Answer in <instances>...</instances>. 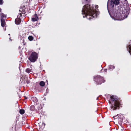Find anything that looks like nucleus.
Listing matches in <instances>:
<instances>
[{
	"mask_svg": "<svg viewBox=\"0 0 131 131\" xmlns=\"http://www.w3.org/2000/svg\"><path fill=\"white\" fill-rule=\"evenodd\" d=\"M82 14L85 15L87 18L90 20L91 17H97V12L96 9H94L90 5L87 4L83 7L82 10Z\"/></svg>",
	"mask_w": 131,
	"mask_h": 131,
	"instance_id": "nucleus-1",
	"label": "nucleus"
},
{
	"mask_svg": "<svg viewBox=\"0 0 131 131\" xmlns=\"http://www.w3.org/2000/svg\"><path fill=\"white\" fill-rule=\"evenodd\" d=\"M122 9V10H118L119 12L120 13V15H116V18L115 20H121L122 19L121 18V16H124V17H127V16L128 15L129 13V10L128 7H123L121 8Z\"/></svg>",
	"mask_w": 131,
	"mask_h": 131,
	"instance_id": "nucleus-2",
	"label": "nucleus"
},
{
	"mask_svg": "<svg viewBox=\"0 0 131 131\" xmlns=\"http://www.w3.org/2000/svg\"><path fill=\"white\" fill-rule=\"evenodd\" d=\"M109 101V103L112 104L111 103H113L114 106H119L122 105L121 104V101L119 100L116 96L111 95Z\"/></svg>",
	"mask_w": 131,
	"mask_h": 131,
	"instance_id": "nucleus-3",
	"label": "nucleus"
},
{
	"mask_svg": "<svg viewBox=\"0 0 131 131\" xmlns=\"http://www.w3.org/2000/svg\"><path fill=\"white\" fill-rule=\"evenodd\" d=\"M121 2V0H111L110 2H108L107 6L108 7L112 8L114 5H117L119 4Z\"/></svg>",
	"mask_w": 131,
	"mask_h": 131,
	"instance_id": "nucleus-4",
	"label": "nucleus"
},
{
	"mask_svg": "<svg viewBox=\"0 0 131 131\" xmlns=\"http://www.w3.org/2000/svg\"><path fill=\"white\" fill-rule=\"evenodd\" d=\"M37 58V53L34 52L32 53L29 59L31 61L34 62L36 61Z\"/></svg>",
	"mask_w": 131,
	"mask_h": 131,
	"instance_id": "nucleus-5",
	"label": "nucleus"
},
{
	"mask_svg": "<svg viewBox=\"0 0 131 131\" xmlns=\"http://www.w3.org/2000/svg\"><path fill=\"white\" fill-rule=\"evenodd\" d=\"M45 126V124L43 122H40L37 124L38 127H39V129L40 130H42L44 128Z\"/></svg>",
	"mask_w": 131,
	"mask_h": 131,
	"instance_id": "nucleus-6",
	"label": "nucleus"
},
{
	"mask_svg": "<svg viewBox=\"0 0 131 131\" xmlns=\"http://www.w3.org/2000/svg\"><path fill=\"white\" fill-rule=\"evenodd\" d=\"M19 15H20V16H18V18H16L15 20V23L17 24H19L20 22H21V20L19 18L21 16V13H19Z\"/></svg>",
	"mask_w": 131,
	"mask_h": 131,
	"instance_id": "nucleus-7",
	"label": "nucleus"
},
{
	"mask_svg": "<svg viewBox=\"0 0 131 131\" xmlns=\"http://www.w3.org/2000/svg\"><path fill=\"white\" fill-rule=\"evenodd\" d=\"M96 79H97L96 81L99 82L100 84H101L102 82H104V81H103V79L101 77H96Z\"/></svg>",
	"mask_w": 131,
	"mask_h": 131,
	"instance_id": "nucleus-8",
	"label": "nucleus"
},
{
	"mask_svg": "<svg viewBox=\"0 0 131 131\" xmlns=\"http://www.w3.org/2000/svg\"><path fill=\"white\" fill-rule=\"evenodd\" d=\"M38 19L37 14H35L34 16L32 18V20L33 21H37Z\"/></svg>",
	"mask_w": 131,
	"mask_h": 131,
	"instance_id": "nucleus-9",
	"label": "nucleus"
},
{
	"mask_svg": "<svg viewBox=\"0 0 131 131\" xmlns=\"http://www.w3.org/2000/svg\"><path fill=\"white\" fill-rule=\"evenodd\" d=\"M31 100L34 102L36 103V104H37V102L38 101V100L36 97H33L31 99Z\"/></svg>",
	"mask_w": 131,
	"mask_h": 131,
	"instance_id": "nucleus-10",
	"label": "nucleus"
},
{
	"mask_svg": "<svg viewBox=\"0 0 131 131\" xmlns=\"http://www.w3.org/2000/svg\"><path fill=\"white\" fill-rule=\"evenodd\" d=\"M1 26L2 27H4L5 26V21L4 20L1 19Z\"/></svg>",
	"mask_w": 131,
	"mask_h": 131,
	"instance_id": "nucleus-11",
	"label": "nucleus"
},
{
	"mask_svg": "<svg viewBox=\"0 0 131 131\" xmlns=\"http://www.w3.org/2000/svg\"><path fill=\"white\" fill-rule=\"evenodd\" d=\"M111 111H112L114 110H115L117 109L116 107H109V108H108Z\"/></svg>",
	"mask_w": 131,
	"mask_h": 131,
	"instance_id": "nucleus-12",
	"label": "nucleus"
},
{
	"mask_svg": "<svg viewBox=\"0 0 131 131\" xmlns=\"http://www.w3.org/2000/svg\"><path fill=\"white\" fill-rule=\"evenodd\" d=\"M40 85L42 86H43L45 85V83L43 81H41L39 83Z\"/></svg>",
	"mask_w": 131,
	"mask_h": 131,
	"instance_id": "nucleus-13",
	"label": "nucleus"
},
{
	"mask_svg": "<svg viewBox=\"0 0 131 131\" xmlns=\"http://www.w3.org/2000/svg\"><path fill=\"white\" fill-rule=\"evenodd\" d=\"M127 48L129 49V52L131 54V46L129 45L127 47Z\"/></svg>",
	"mask_w": 131,
	"mask_h": 131,
	"instance_id": "nucleus-14",
	"label": "nucleus"
},
{
	"mask_svg": "<svg viewBox=\"0 0 131 131\" xmlns=\"http://www.w3.org/2000/svg\"><path fill=\"white\" fill-rule=\"evenodd\" d=\"M19 113L20 114H23L24 113L25 111L23 109H20L19 111Z\"/></svg>",
	"mask_w": 131,
	"mask_h": 131,
	"instance_id": "nucleus-15",
	"label": "nucleus"
},
{
	"mask_svg": "<svg viewBox=\"0 0 131 131\" xmlns=\"http://www.w3.org/2000/svg\"><path fill=\"white\" fill-rule=\"evenodd\" d=\"M31 70L29 68H27L26 70V72L29 73L31 72Z\"/></svg>",
	"mask_w": 131,
	"mask_h": 131,
	"instance_id": "nucleus-16",
	"label": "nucleus"
},
{
	"mask_svg": "<svg viewBox=\"0 0 131 131\" xmlns=\"http://www.w3.org/2000/svg\"><path fill=\"white\" fill-rule=\"evenodd\" d=\"M28 39L30 41L32 40L33 39V38L32 36H30L28 37Z\"/></svg>",
	"mask_w": 131,
	"mask_h": 131,
	"instance_id": "nucleus-17",
	"label": "nucleus"
},
{
	"mask_svg": "<svg viewBox=\"0 0 131 131\" xmlns=\"http://www.w3.org/2000/svg\"><path fill=\"white\" fill-rule=\"evenodd\" d=\"M88 0H82V2L83 3L84 2H85V3H88Z\"/></svg>",
	"mask_w": 131,
	"mask_h": 131,
	"instance_id": "nucleus-18",
	"label": "nucleus"
},
{
	"mask_svg": "<svg viewBox=\"0 0 131 131\" xmlns=\"http://www.w3.org/2000/svg\"><path fill=\"white\" fill-rule=\"evenodd\" d=\"M3 0H0V4L2 5L3 4Z\"/></svg>",
	"mask_w": 131,
	"mask_h": 131,
	"instance_id": "nucleus-19",
	"label": "nucleus"
},
{
	"mask_svg": "<svg viewBox=\"0 0 131 131\" xmlns=\"http://www.w3.org/2000/svg\"><path fill=\"white\" fill-rule=\"evenodd\" d=\"M98 7V5H96L95 6V9H97Z\"/></svg>",
	"mask_w": 131,
	"mask_h": 131,
	"instance_id": "nucleus-20",
	"label": "nucleus"
},
{
	"mask_svg": "<svg viewBox=\"0 0 131 131\" xmlns=\"http://www.w3.org/2000/svg\"><path fill=\"white\" fill-rule=\"evenodd\" d=\"M123 128H122L121 129L120 131H123Z\"/></svg>",
	"mask_w": 131,
	"mask_h": 131,
	"instance_id": "nucleus-21",
	"label": "nucleus"
},
{
	"mask_svg": "<svg viewBox=\"0 0 131 131\" xmlns=\"http://www.w3.org/2000/svg\"><path fill=\"white\" fill-rule=\"evenodd\" d=\"M124 1H125V3H126V4H127V1L126 0H124Z\"/></svg>",
	"mask_w": 131,
	"mask_h": 131,
	"instance_id": "nucleus-22",
	"label": "nucleus"
},
{
	"mask_svg": "<svg viewBox=\"0 0 131 131\" xmlns=\"http://www.w3.org/2000/svg\"><path fill=\"white\" fill-rule=\"evenodd\" d=\"M22 13L23 14H25V12H23Z\"/></svg>",
	"mask_w": 131,
	"mask_h": 131,
	"instance_id": "nucleus-23",
	"label": "nucleus"
},
{
	"mask_svg": "<svg viewBox=\"0 0 131 131\" xmlns=\"http://www.w3.org/2000/svg\"><path fill=\"white\" fill-rule=\"evenodd\" d=\"M1 10H2L0 8V12L1 11Z\"/></svg>",
	"mask_w": 131,
	"mask_h": 131,
	"instance_id": "nucleus-24",
	"label": "nucleus"
},
{
	"mask_svg": "<svg viewBox=\"0 0 131 131\" xmlns=\"http://www.w3.org/2000/svg\"><path fill=\"white\" fill-rule=\"evenodd\" d=\"M25 99H27V98L26 96H25Z\"/></svg>",
	"mask_w": 131,
	"mask_h": 131,
	"instance_id": "nucleus-25",
	"label": "nucleus"
},
{
	"mask_svg": "<svg viewBox=\"0 0 131 131\" xmlns=\"http://www.w3.org/2000/svg\"><path fill=\"white\" fill-rule=\"evenodd\" d=\"M19 11L20 12L21 11V10H19Z\"/></svg>",
	"mask_w": 131,
	"mask_h": 131,
	"instance_id": "nucleus-26",
	"label": "nucleus"
},
{
	"mask_svg": "<svg viewBox=\"0 0 131 131\" xmlns=\"http://www.w3.org/2000/svg\"><path fill=\"white\" fill-rule=\"evenodd\" d=\"M113 68H114V66H113Z\"/></svg>",
	"mask_w": 131,
	"mask_h": 131,
	"instance_id": "nucleus-27",
	"label": "nucleus"
},
{
	"mask_svg": "<svg viewBox=\"0 0 131 131\" xmlns=\"http://www.w3.org/2000/svg\"><path fill=\"white\" fill-rule=\"evenodd\" d=\"M98 98H97V100H98Z\"/></svg>",
	"mask_w": 131,
	"mask_h": 131,
	"instance_id": "nucleus-28",
	"label": "nucleus"
},
{
	"mask_svg": "<svg viewBox=\"0 0 131 131\" xmlns=\"http://www.w3.org/2000/svg\"><path fill=\"white\" fill-rule=\"evenodd\" d=\"M30 110H31V108H30Z\"/></svg>",
	"mask_w": 131,
	"mask_h": 131,
	"instance_id": "nucleus-29",
	"label": "nucleus"
}]
</instances>
